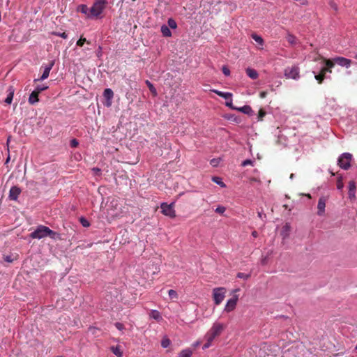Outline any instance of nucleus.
I'll use <instances>...</instances> for the list:
<instances>
[{"instance_id":"nucleus-32","label":"nucleus","mask_w":357,"mask_h":357,"mask_svg":"<svg viewBox=\"0 0 357 357\" xmlns=\"http://www.w3.org/2000/svg\"><path fill=\"white\" fill-rule=\"evenodd\" d=\"M314 78L316 80H317L319 82V83H321L324 79V75L322 74L321 73H320V74L319 75H316L314 73Z\"/></svg>"},{"instance_id":"nucleus-4","label":"nucleus","mask_w":357,"mask_h":357,"mask_svg":"<svg viewBox=\"0 0 357 357\" xmlns=\"http://www.w3.org/2000/svg\"><path fill=\"white\" fill-rule=\"evenodd\" d=\"M353 156L349 153H342L338 158L337 162L339 166L344 169L347 170L351 167V161L352 160Z\"/></svg>"},{"instance_id":"nucleus-3","label":"nucleus","mask_w":357,"mask_h":357,"mask_svg":"<svg viewBox=\"0 0 357 357\" xmlns=\"http://www.w3.org/2000/svg\"><path fill=\"white\" fill-rule=\"evenodd\" d=\"M107 1L105 0H98L90 8V15L88 18L98 17L105 8Z\"/></svg>"},{"instance_id":"nucleus-25","label":"nucleus","mask_w":357,"mask_h":357,"mask_svg":"<svg viewBox=\"0 0 357 357\" xmlns=\"http://www.w3.org/2000/svg\"><path fill=\"white\" fill-rule=\"evenodd\" d=\"M192 354V351L191 349H185L182 350L180 352L179 356L180 357H191Z\"/></svg>"},{"instance_id":"nucleus-6","label":"nucleus","mask_w":357,"mask_h":357,"mask_svg":"<svg viewBox=\"0 0 357 357\" xmlns=\"http://www.w3.org/2000/svg\"><path fill=\"white\" fill-rule=\"evenodd\" d=\"M226 294V289L224 287L215 288L213 290L214 303L216 305H220L224 300Z\"/></svg>"},{"instance_id":"nucleus-42","label":"nucleus","mask_w":357,"mask_h":357,"mask_svg":"<svg viewBox=\"0 0 357 357\" xmlns=\"http://www.w3.org/2000/svg\"><path fill=\"white\" fill-rule=\"evenodd\" d=\"M86 42V38H80L77 42V45L78 46H83L84 43Z\"/></svg>"},{"instance_id":"nucleus-13","label":"nucleus","mask_w":357,"mask_h":357,"mask_svg":"<svg viewBox=\"0 0 357 357\" xmlns=\"http://www.w3.org/2000/svg\"><path fill=\"white\" fill-rule=\"evenodd\" d=\"M20 193L21 190L18 187L13 186L9 192V198L12 200H17Z\"/></svg>"},{"instance_id":"nucleus-35","label":"nucleus","mask_w":357,"mask_h":357,"mask_svg":"<svg viewBox=\"0 0 357 357\" xmlns=\"http://www.w3.org/2000/svg\"><path fill=\"white\" fill-rule=\"evenodd\" d=\"M250 277V274H246V273H238L237 274V278L243 279L245 280H248Z\"/></svg>"},{"instance_id":"nucleus-37","label":"nucleus","mask_w":357,"mask_h":357,"mask_svg":"<svg viewBox=\"0 0 357 357\" xmlns=\"http://www.w3.org/2000/svg\"><path fill=\"white\" fill-rule=\"evenodd\" d=\"M226 211V208L223 206H218L215 209V211L220 214H223Z\"/></svg>"},{"instance_id":"nucleus-63","label":"nucleus","mask_w":357,"mask_h":357,"mask_svg":"<svg viewBox=\"0 0 357 357\" xmlns=\"http://www.w3.org/2000/svg\"><path fill=\"white\" fill-rule=\"evenodd\" d=\"M356 350H357V345L356 346Z\"/></svg>"},{"instance_id":"nucleus-59","label":"nucleus","mask_w":357,"mask_h":357,"mask_svg":"<svg viewBox=\"0 0 357 357\" xmlns=\"http://www.w3.org/2000/svg\"><path fill=\"white\" fill-rule=\"evenodd\" d=\"M93 171H96V172H99V171H100V169H93Z\"/></svg>"},{"instance_id":"nucleus-1","label":"nucleus","mask_w":357,"mask_h":357,"mask_svg":"<svg viewBox=\"0 0 357 357\" xmlns=\"http://www.w3.org/2000/svg\"><path fill=\"white\" fill-rule=\"evenodd\" d=\"M30 236L32 238L36 239H41L46 236H50L52 239L60 238L58 233L51 230L49 227L44 225L38 226L34 231L31 233Z\"/></svg>"},{"instance_id":"nucleus-55","label":"nucleus","mask_w":357,"mask_h":357,"mask_svg":"<svg viewBox=\"0 0 357 357\" xmlns=\"http://www.w3.org/2000/svg\"><path fill=\"white\" fill-rule=\"evenodd\" d=\"M252 235H253L255 237H256V236H257V231H253V232H252Z\"/></svg>"},{"instance_id":"nucleus-20","label":"nucleus","mask_w":357,"mask_h":357,"mask_svg":"<svg viewBox=\"0 0 357 357\" xmlns=\"http://www.w3.org/2000/svg\"><path fill=\"white\" fill-rule=\"evenodd\" d=\"M161 32L165 37H170L172 36V32L169 29V27L165 24L161 26L160 28Z\"/></svg>"},{"instance_id":"nucleus-21","label":"nucleus","mask_w":357,"mask_h":357,"mask_svg":"<svg viewBox=\"0 0 357 357\" xmlns=\"http://www.w3.org/2000/svg\"><path fill=\"white\" fill-rule=\"evenodd\" d=\"M38 94L37 93V92H36V91H33L29 96V102L31 105H34L35 103L38 102Z\"/></svg>"},{"instance_id":"nucleus-53","label":"nucleus","mask_w":357,"mask_h":357,"mask_svg":"<svg viewBox=\"0 0 357 357\" xmlns=\"http://www.w3.org/2000/svg\"><path fill=\"white\" fill-rule=\"evenodd\" d=\"M331 7H332L333 8H334L335 10H337V6L335 5V3H331Z\"/></svg>"},{"instance_id":"nucleus-48","label":"nucleus","mask_w":357,"mask_h":357,"mask_svg":"<svg viewBox=\"0 0 357 357\" xmlns=\"http://www.w3.org/2000/svg\"><path fill=\"white\" fill-rule=\"evenodd\" d=\"M212 342H209L208 340H206V343H205L203 346V349H206L209 347H211Z\"/></svg>"},{"instance_id":"nucleus-50","label":"nucleus","mask_w":357,"mask_h":357,"mask_svg":"<svg viewBox=\"0 0 357 357\" xmlns=\"http://www.w3.org/2000/svg\"><path fill=\"white\" fill-rule=\"evenodd\" d=\"M265 114L266 113L264 111L261 110L259 114V119L261 120L262 118L264 116Z\"/></svg>"},{"instance_id":"nucleus-26","label":"nucleus","mask_w":357,"mask_h":357,"mask_svg":"<svg viewBox=\"0 0 357 357\" xmlns=\"http://www.w3.org/2000/svg\"><path fill=\"white\" fill-rule=\"evenodd\" d=\"M286 38H287V41H288L291 45H296V41H297V40H296V38L294 35H292V34H291V33H288V34H287V37H286Z\"/></svg>"},{"instance_id":"nucleus-39","label":"nucleus","mask_w":357,"mask_h":357,"mask_svg":"<svg viewBox=\"0 0 357 357\" xmlns=\"http://www.w3.org/2000/svg\"><path fill=\"white\" fill-rule=\"evenodd\" d=\"M343 188H344V184L342 181V177H340L337 182V188L338 190H342Z\"/></svg>"},{"instance_id":"nucleus-44","label":"nucleus","mask_w":357,"mask_h":357,"mask_svg":"<svg viewBox=\"0 0 357 357\" xmlns=\"http://www.w3.org/2000/svg\"><path fill=\"white\" fill-rule=\"evenodd\" d=\"M328 73H331V69H329V68L326 66V67H324V68H322L321 69V72H320V73H321L322 74H324V75H325V74H326V73H328Z\"/></svg>"},{"instance_id":"nucleus-51","label":"nucleus","mask_w":357,"mask_h":357,"mask_svg":"<svg viewBox=\"0 0 357 357\" xmlns=\"http://www.w3.org/2000/svg\"><path fill=\"white\" fill-rule=\"evenodd\" d=\"M266 95H267V92H266V91H261V92L259 93V97H260L261 98H266Z\"/></svg>"},{"instance_id":"nucleus-33","label":"nucleus","mask_w":357,"mask_h":357,"mask_svg":"<svg viewBox=\"0 0 357 357\" xmlns=\"http://www.w3.org/2000/svg\"><path fill=\"white\" fill-rule=\"evenodd\" d=\"M3 259L4 260L6 261V262H8V263H11L13 262L15 259H17V256H15V257H13V255H6V256H4L3 257Z\"/></svg>"},{"instance_id":"nucleus-36","label":"nucleus","mask_w":357,"mask_h":357,"mask_svg":"<svg viewBox=\"0 0 357 357\" xmlns=\"http://www.w3.org/2000/svg\"><path fill=\"white\" fill-rule=\"evenodd\" d=\"M168 294L171 298H178V294L175 290H173V289L169 290Z\"/></svg>"},{"instance_id":"nucleus-56","label":"nucleus","mask_w":357,"mask_h":357,"mask_svg":"<svg viewBox=\"0 0 357 357\" xmlns=\"http://www.w3.org/2000/svg\"><path fill=\"white\" fill-rule=\"evenodd\" d=\"M294 174H291L290 175V179H293V178H294Z\"/></svg>"},{"instance_id":"nucleus-15","label":"nucleus","mask_w":357,"mask_h":357,"mask_svg":"<svg viewBox=\"0 0 357 357\" xmlns=\"http://www.w3.org/2000/svg\"><path fill=\"white\" fill-rule=\"evenodd\" d=\"M252 38L257 43V48L262 50L264 43V39L260 36L255 33L252 34Z\"/></svg>"},{"instance_id":"nucleus-54","label":"nucleus","mask_w":357,"mask_h":357,"mask_svg":"<svg viewBox=\"0 0 357 357\" xmlns=\"http://www.w3.org/2000/svg\"><path fill=\"white\" fill-rule=\"evenodd\" d=\"M266 257H264V258H263V259H262V260H261V264H266Z\"/></svg>"},{"instance_id":"nucleus-34","label":"nucleus","mask_w":357,"mask_h":357,"mask_svg":"<svg viewBox=\"0 0 357 357\" xmlns=\"http://www.w3.org/2000/svg\"><path fill=\"white\" fill-rule=\"evenodd\" d=\"M170 340L167 338H165V339H163L161 342V346L163 347V348H167L168 347L169 345H170Z\"/></svg>"},{"instance_id":"nucleus-7","label":"nucleus","mask_w":357,"mask_h":357,"mask_svg":"<svg viewBox=\"0 0 357 357\" xmlns=\"http://www.w3.org/2000/svg\"><path fill=\"white\" fill-rule=\"evenodd\" d=\"M162 213L169 218H174L176 216L174 210V203L167 204V203H162L161 204Z\"/></svg>"},{"instance_id":"nucleus-24","label":"nucleus","mask_w":357,"mask_h":357,"mask_svg":"<svg viewBox=\"0 0 357 357\" xmlns=\"http://www.w3.org/2000/svg\"><path fill=\"white\" fill-rule=\"evenodd\" d=\"M236 110L242 112L244 114H251L252 112V108L248 105H245L241 107H237Z\"/></svg>"},{"instance_id":"nucleus-11","label":"nucleus","mask_w":357,"mask_h":357,"mask_svg":"<svg viewBox=\"0 0 357 357\" xmlns=\"http://www.w3.org/2000/svg\"><path fill=\"white\" fill-rule=\"evenodd\" d=\"M54 65V61H52L48 65H47L43 70V73L40 79H36L35 81H43L47 79L49 77L50 70H52L53 66Z\"/></svg>"},{"instance_id":"nucleus-58","label":"nucleus","mask_w":357,"mask_h":357,"mask_svg":"<svg viewBox=\"0 0 357 357\" xmlns=\"http://www.w3.org/2000/svg\"><path fill=\"white\" fill-rule=\"evenodd\" d=\"M10 137H8V139H7V144H8V142H10Z\"/></svg>"},{"instance_id":"nucleus-46","label":"nucleus","mask_w":357,"mask_h":357,"mask_svg":"<svg viewBox=\"0 0 357 357\" xmlns=\"http://www.w3.org/2000/svg\"><path fill=\"white\" fill-rule=\"evenodd\" d=\"M241 165L243 167H245L249 165H252V161L251 160H245L243 161Z\"/></svg>"},{"instance_id":"nucleus-31","label":"nucleus","mask_w":357,"mask_h":357,"mask_svg":"<svg viewBox=\"0 0 357 357\" xmlns=\"http://www.w3.org/2000/svg\"><path fill=\"white\" fill-rule=\"evenodd\" d=\"M79 221L84 227H89L90 226L89 222L84 217H81Z\"/></svg>"},{"instance_id":"nucleus-5","label":"nucleus","mask_w":357,"mask_h":357,"mask_svg":"<svg viewBox=\"0 0 357 357\" xmlns=\"http://www.w3.org/2000/svg\"><path fill=\"white\" fill-rule=\"evenodd\" d=\"M284 75L287 79L298 80L300 78V69L297 66L287 67L284 70Z\"/></svg>"},{"instance_id":"nucleus-38","label":"nucleus","mask_w":357,"mask_h":357,"mask_svg":"<svg viewBox=\"0 0 357 357\" xmlns=\"http://www.w3.org/2000/svg\"><path fill=\"white\" fill-rule=\"evenodd\" d=\"M225 105L227 107H229V108H231L232 109L236 110L237 107H234L232 105V98H230V99L227 100V102H225Z\"/></svg>"},{"instance_id":"nucleus-10","label":"nucleus","mask_w":357,"mask_h":357,"mask_svg":"<svg viewBox=\"0 0 357 357\" xmlns=\"http://www.w3.org/2000/svg\"><path fill=\"white\" fill-rule=\"evenodd\" d=\"M326 198L324 197H321L319 198L318 204H317V215L319 216H322L325 213L326 208Z\"/></svg>"},{"instance_id":"nucleus-40","label":"nucleus","mask_w":357,"mask_h":357,"mask_svg":"<svg viewBox=\"0 0 357 357\" xmlns=\"http://www.w3.org/2000/svg\"><path fill=\"white\" fill-rule=\"evenodd\" d=\"M220 158H214L211 160L210 163L213 167H217L220 162Z\"/></svg>"},{"instance_id":"nucleus-61","label":"nucleus","mask_w":357,"mask_h":357,"mask_svg":"<svg viewBox=\"0 0 357 357\" xmlns=\"http://www.w3.org/2000/svg\"><path fill=\"white\" fill-rule=\"evenodd\" d=\"M305 195H306L307 197H309V198H310V197H311V196H310V194H306Z\"/></svg>"},{"instance_id":"nucleus-49","label":"nucleus","mask_w":357,"mask_h":357,"mask_svg":"<svg viewBox=\"0 0 357 357\" xmlns=\"http://www.w3.org/2000/svg\"><path fill=\"white\" fill-rule=\"evenodd\" d=\"M115 326L116 327V328H118L120 331L123 329V326L121 323H119V322L116 323Z\"/></svg>"},{"instance_id":"nucleus-9","label":"nucleus","mask_w":357,"mask_h":357,"mask_svg":"<svg viewBox=\"0 0 357 357\" xmlns=\"http://www.w3.org/2000/svg\"><path fill=\"white\" fill-rule=\"evenodd\" d=\"M335 63L338 64L340 66L345 67L347 68H349L351 64V61L349 59L342 57V56H337L333 59Z\"/></svg>"},{"instance_id":"nucleus-64","label":"nucleus","mask_w":357,"mask_h":357,"mask_svg":"<svg viewBox=\"0 0 357 357\" xmlns=\"http://www.w3.org/2000/svg\"><path fill=\"white\" fill-rule=\"evenodd\" d=\"M178 357H180L179 356Z\"/></svg>"},{"instance_id":"nucleus-28","label":"nucleus","mask_w":357,"mask_h":357,"mask_svg":"<svg viewBox=\"0 0 357 357\" xmlns=\"http://www.w3.org/2000/svg\"><path fill=\"white\" fill-rule=\"evenodd\" d=\"M167 24L168 26L173 29H175L177 27L176 21L172 18L168 19Z\"/></svg>"},{"instance_id":"nucleus-12","label":"nucleus","mask_w":357,"mask_h":357,"mask_svg":"<svg viewBox=\"0 0 357 357\" xmlns=\"http://www.w3.org/2000/svg\"><path fill=\"white\" fill-rule=\"evenodd\" d=\"M103 96L106 99V106L109 107L112 105V100L114 96V93L111 89H106L103 92Z\"/></svg>"},{"instance_id":"nucleus-18","label":"nucleus","mask_w":357,"mask_h":357,"mask_svg":"<svg viewBox=\"0 0 357 357\" xmlns=\"http://www.w3.org/2000/svg\"><path fill=\"white\" fill-rule=\"evenodd\" d=\"M149 315H150L151 318H152L158 321H160L162 319L160 313L156 310H152L151 311Z\"/></svg>"},{"instance_id":"nucleus-19","label":"nucleus","mask_w":357,"mask_h":357,"mask_svg":"<svg viewBox=\"0 0 357 357\" xmlns=\"http://www.w3.org/2000/svg\"><path fill=\"white\" fill-rule=\"evenodd\" d=\"M246 73L249 77H250L252 79H255L258 77L259 74L255 69L252 68H247L246 69Z\"/></svg>"},{"instance_id":"nucleus-60","label":"nucleus","mask_w":357,"mask_h":357,"mask_svg":"<svg viewBox=\"0 0 357 357\" xmlns=\"http://www.w3.org/2000/svg\"><path fill=\"white\" fill-rule=\"evenodd\" d=\"M9 160H10V157L8 156V158L6 159V163L8 162Z\"/></svg>"},{"instance_id":"nucleus-45","label":"nucleus","mask_w":357,"mask_h":357,"mask_svg":"<svg viewBox=\"0 0 357 357\" xmlns=\"http://www.w3.org/2000/svg\"><path fill=\"white\" fill-rule=\"evenodd\" d=\"M79 143L77 142V139H73L71 141H70V146L72 147H77L78 146Z\"/></svg>"},{"instance_id":"nucleus-41","label":"nucleus","mask_w":357,"mask_h":357,"mask_svg":"<svg viewBox=\"0 0 357 357\" xmlns=\"http://www.w3.org/2000/svg\"><path fill=\"white\" fill-rule=\"evenodd\" d=\"M222 70L225 75L229 76L230 75V70L227 66H222Z\"/></svg>"},{"instance_id":"nucleus-29","label":"nucleus","mask_w":357,"mask_h":357,"mask_svg":"<svg viewBox=\"0 0 357 357\" xmlns=\"http://www.w3.org/2000/svg\"><path fill=\"white\" fill-rule=\"evenodd\" d=\"M324 61L325 62L326 66L331 70L332 68L334 67V61L333 60H331V59H324Z\"/></svg>"},{"instance_id":"nucleus-30","label":"nucleus","mask_w":357,"mask_h":357,"mask_svg":"<svg viewBox=\"0 0 357 357\" xmlns=\"http://www.w3.org/2000/svg\"><path fill=\"white\" fill-rule=\"evenodd\" d=\"M147 86H149L150 91H151V93L154 95V96H156L157 95V91H156V89L153 86V85L149 82V81H146V82Z\"/></svg>"},{"instance_id":"nucleus-57","label":"nucleus","mask_w":357,"mask_h":357,"mask_svg":"<svg viewBox=\"0 0 357 357\" xmlns=\"http://www.w3.org/2000/svg\"><path fill=\"white\" fill-rule=\"evenodd\" d=\"M258 215L259 218H261L262 217V213L261 212H259L258 213Z\"/></svg>"},{"instance_id":"nucleus-14","label":"nucleus","mask_w":357,"mask_h":357,"mask_svg":"<svg viewBox=\"0 0 357 357\" xmlns=\"http://www.w3.org/2000/svg\"><path fill=\"white\" fill-rule=\"evenodd\" d=\"M349 198L351 200H354L356 198V184L353 181H349V192H348Z\"/></svg>"},{"instance_id":"nucleus-17","label":"nucleus","mask_w":357,"mask_h":357,"mask_svg":"<svg viewBox=\"0 0 357 357\" xmlns=\"http://www.w3.org/2000/svg\"><path fill=\"white\" fill-rule=\"evenodd\" d=\"M14 89L13 88V86H10L8 89V95H7V97L5 100V102L7 103V104H10L12 102V100H13V95H14Z\"/></svg>"},{"instance_id":"nucleus-62","label":"nucleus","mask_w":357,"mask_h":357,"mask_svg":"<svg viewBox=\"0 0 357 357\" xmlns=\"http://www.w3.org/2000/svg\"><path fill=\"white\" fill-rule=\"evenodd\" d=\"M354 58L357 59V54L355 55Z\"/></svg>"},{"instance_id":"nucleus-16","label":"nucleus","mask_w":357,"mask_h":357,"mask_svg":"<svg viewBox=\"0 0 357 357\" xmlns=\"http://www.w3.org/2000/svg\"><path fill=\"white\" fill-rule=\"evenodd\" d=\"M211 91L227 100L232 98V93L229 92H223L216 89H212Z\"/></svg>"},{"instance_id":"nucleus-22","label":"nucleus","mask_w":357,"mask_h":357,"mask_svg":"<svg viewBox=\"0 0 357 357\" xmlns=\"http://www.w3.org/2000/svg\"><path fill=\"white\" fill-rule=\"evenodd\" d=\"M111 351L117 357H123V351L119 346H112Z\"/></svg>"},{"instance_id":"nucleus-52","label":"nucleus","mask_w":357,"mask_h":357,"mask_svg":"<svg viewBox=\"0 0 357 357\" xmlns=\"http://www.w3.org/2000/svg\"><path fill=\"white\" fill-rule=\"evenodd\" d=\"M290 229V226L288 224H286L284 227V230L288 231Z\"/></svg>"},{"instance_id":"nucleus-8","label":"nucleus","mask_w":357,"mask_h":357,"mask_svg":"<svg viewBox=\"0 0 357 357\" xmlns=\"http://www.w3.org/2000/svg\"><path fill=\"white\" fill-rule=\"evenodd\" d=\"M237 301H238V296H234L233 298L229 299L227 301V303L225 306V309L224 310L227 312H231L233 311L236 306V304H237Z\"/></svg>"},{"instance_id":"nucleus-2","label":"nucleus","mask_w":357,"mask_h":357,"mask_svg":"<svg viewBox=\"0 0 357 357\" xmlns=\"http://www.w3.org/2000/svg\"><path fill=\"white\" fill-rule=\"evenodd\" d=\"M225 328V326L223 324L218 321L214 322L210 330L205 335L206 340L209 342H213L217 336L221 334Z\"/></svg>"},{"instance_id":"nucleus-43","label":"nucleus","mask_w":357,"mask_h":357,"mask_svg":"<svg viewBox=\"0 0 357 357\" xmlns=\"http://www.w3.org/2000/svg\"><path fill=\"white\" fill-rule=\"evenodd\" d=\"M47 89V86H37L36 89V92L39 94L41 91H45Z\"/></svg>"},{"instance_id":"nucleus-27","label":"nucleus","mask_w":357,"mask_h":357,"mask_svg":"<svg viewBox=\"0 0 357 357\" xmlns=\"http://www.w3.org/2000/svg\"><path fill=\"white\" fill-rule=\"evenodd\" d=\"M212 181L216 184L221 186L222 188L226 187V185L224 183V182L222 181V178L220 177L214 176L212 178Z\"/></svg>"},{"instance_id":"nucleus-47","label":"nucleus","mask_w":357,"mask_h":357,"mask_svg":"<svg viewBox=\"0 0 357 357\" xmlns=\"http://www.w3.org/2000/svg\"><path fill=\"white\" fill-rule=\"evenodd\" d=\"M54 35L56 36H60L63 38H67L68 37V35L65 33V32H63V33H54Z\"/></svg>"},{"instance_id":"nucleus-23","label":"nucleus","mask_w":357,"mask_h":357,"mask_svg":"<svg viewBox=\"0 0 357 357\" xmlns=\"http://www.w3.org/2000/svg\"><path fill=\"white\" fill-rule=\"evenodd\" d=\"M78 10L80 11L82 13L86 15L88 17V15H90V8H89L86 5H80L78 7Z\"/></svg>"}]
</instances>
